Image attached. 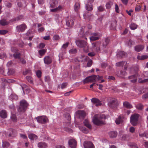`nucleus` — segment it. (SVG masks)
<instances>
[{"label": "nucleus", "instance_id": "1", "mask_svg": "<svg viewBox=\"0 0 148 148\" xmlns=\"http://www.w3.org/2000/svg\"><path fill=\"white\" fill-rule=\"evenodd\" d=\"M106 118V116L104 114H95L93 118L92 122L95 125H100L104 123V121Z\"/></svg>", "mask_w": 148, "mask_h": 148}, {"label": "nucleus", "instance_id": "2", "mask_svg": "<svg viewBox=\"0 0 148 148\" xmlns=\"http://www.w3.org/2000/svg\"><path fill=\"white\" fill-rule=\"evenodd\" d=\"M75 42L79 47L84 48L83 50L84 52H88L89 46L88 45V43L86 41L82 40H76Z\"/></svg>", "mask_w": 148, "mask_h": 148}, {"label": "nucleus", "instance_id": "3", "mask_svg": "<svg viewBox=\"0 0 148 148\" xmlns=\"http://www.w3.org/2000/svg\"><path fill=\"white\" fill-rule=\"evenodd\" d=\"M103 43L101 44L99 42H94L92 43V48L93 49L95 48L96 51L97 52H99L101 50H103L106 48H102L103 47Z\"/></svg>", "mask_w": 148, "mask_h": 148}, {"label": "nucleus", "instance_id": "4", "mask_svg": "<svg viewBox=\"0 0 148 148\" xmlns=\"http://www.w3.org/2000/svg\"><path fill=\"white\" fill-rule=\"evenodd\" d=\"M139 115L138 114H134L132 115L130 118V121L131 124L134 126L136 125L138 121Z\"/></svg>", "mask_w": 148, "mask_h": 148}, {"label": "nucleus", "instance_id": "5", "mask_svg": "<svg viewBox=\"0 0 148 148\" xmlns=\"http://www.w3.org/2000/svg\"><path fill=\"white\" fill-rule=\"evenodd\" d=\"M28 105V104L25 101L23 100L21 101L18 109V111L26 110Z\"/></svg>", "mask_w": 148, "mask_h": 148}, {"label": "nucleus", "instance_id": "6", "mask_svg": "<svg viewBox=\"0 0 148 148\" xmlns=\"http://www.w3.org/2000/svg\"><path fill=\"white\" fill-rule=\"evenodd\" d=\"M118 104L117 100L114 99L111 100L108 103V106L110 108L113 109L116 108Z\"/></svg>", "mask_w": 148, "mask_h": 148}, {"label": "nucleus", "instance_id": "7", "mask_svg": "<svg viewBox=\"0 0 148 148\" xmlns=\"http://www.w3.org/2000/svg\"><path fill=\"white\" fill-rule=\"evenodd\" d=\"M91 101L93 104H94L97 107L102 106V102L98 99L96 98H93L91 99Z\"/></svg>", "mask_w": 148, "mask_h": 148}, {"label": "nucleus", "instance_id": "8", "mask_svg": "<svg viewBox=\"0 0 148 148\" xmlns=\"http://www.w3.org/2000/svg\"><path fill=\"white\" fill-rule=\"evenodd\" d=\"M38 122L44 124L47 122V118L45 116H40L36 118Z\"/></svg>", "mask_w": 148, "mask_h": 148}, {"label": "nucleus", "instance_id": "9", "mask_svg": "<svg viewBox=\"0 0 148 148\" xmlns=\"http://www.w3.org/2000/svg\"><path fill=\"white\" fill-rule=\"evenodd\" d=\"M116 56L117 58H122L127 57V53L123 51H119L116 54Z\"/></svg>", "mask_w": 148, "mask_h": 148}, {"label": "nucleus", "instance_id": "10", "mask_svg": "<svg viewBox=\"0 0 148 148\" xmlns=\"http://www.w3.org/2000/svg\"><path fill=\"white\" fill-rule=\"evenodd\" d=\"M84 146L85 148H95L93 143L90 141H85L84 142Z\"/></svg>", "mask_w": 148, "mask_h": 148}, {"label": "nucleus", "instance_id": "11", "mask_svg": "<svg viewBox=\"0 0 148 148\" xmlns=\"http://www.w3.org/2000/svg\"><path fill=\"white\" fill-rule=\"evenodd\" d=\"M27 27L25 24H23L21 25L17 26L16 27V29L18 32H23L26 29Z\"/></svg>", "mask_w": 148, "mask_h": 148}, {"label": "nucleus", "instance_id": "12", "mask_svg": "<svg viewBox=\"0 0 148 148\" xmlns=\"http://www.w3.org/2000/svg\"><path fill=\"white\" fill-rule=\"evenodd\" d=\"M69 146L72 148H75L77 145L76 141L74 139H71L69 141Z\"/></svg>", "mask_w": 148, "mask_h": 148}, {"label": "nucleus", "instance_id": "13", "mask_svg": "<svg viewBox=\"0 0 148 148\" xmlns=\"http://www.w3.org/2000/svg\"><path fill=\"white\" fill-rule=\"evenodd\" d=\"M44 62L45 64H49L52 62V58L49 56H46L44 58Z\"/></svg>", "mask_w": 148, "mask_h": 148}, {"label": "nucleus", "instance_id": "14", "mask_svg": "<svg viewBox=\"0 0 148 148\" xmlns=\"http://www.w3.org/2000/svg\"><path fill=\"white\" fill-rule=\"evenodd\" d=\"M109 135L111 138H115L117 136V133L115 131H111L109 132Z\"/></svg>", "mask_w": 148, "mask_h": 148}, {"label": "nucleus", "instance_id": "15", "mask_svg": "<svg viewBox=\"0 0 148 148\" xmlns=\"http://www.w3.org/2000/svg\"><path fill=\"white\" fill-rule=\"evenodd\" d=\"M52 3L50 4V7L55 8L58 6L59 0H51Z\"/></svg>", "mask_w": 148, "mask_h": 148}, {"label": "nucleus", "instance_id": "16", "mask_svg": "<svg viewBox=\"0 0 148 148\" xmlns=\"http://www.w3.org/2000/svg\"><path fill=\"white\" fill-rule=\"evenodd\" d=\"M116 21L115 20H114L111 21L110 25V28L112 29H115L116 27Z\"/></svg>", "mask_w": 148, "mask_h": 148}, {"label": "nucleus", "instance_id": "17", "mask_svg": "<svg viewBox=\"0 0 148 148\" xmlns=\"http://www.w3.org/2000/svg\"><path fill=\"white\" fill-rule=\"evenodd\" d=\"M10 22L7 21L6 19L3 18L0 20V24L2 26H5L9 24Z\"/></svg>", "mask_w": 148, "mask_h": 148}, {"label": "nucleus", "instance_id": "18", "mask_svg": "<svg viewBox=\"0 0 148 148\" xmlns=\"http://www.w3.org/2000/svg\"><path fill=\"white\" fill-rule=\"evenodd\" d=\"M123 104L124 107L128 109H130L133 107L132 106L129 102L127 101L124 102Z\"/></svg>", "mask_w": 148, "mask_h": 148}, {"label": "nucleus", "instance_id": "19", "mask_svg": "<svg viewBox=\"0 0 148 148\" xmlns=\"http://www.w3.org/2000/svg\"><path fill=\"white\" fill-rule=\"evenodd\" d=\"M144 48V46L141 45H137L135 47V50L137 52H139L142 51Z\"/></svg>", "mask_w": 148, "mask_h": 148}, {"label": "nucleus", "instance_id": "20", "mask_svg": "<svg viewBox=\"0 0 148 148\" xmlns=\"http://www.w3.org/2000/svg\"><path fill=\"white\" fill-rule=\"evenodd\" d=\"M110 40V39L109 38H106L105 39V40L103 42V47H102V48H106V46L109 44Z\"/></svg>", "mask_w": 148, "mask_h": 148}, {"label": "nucleus", "instance_id": "21", "mask_svg": "<svg viewBox=\"0 0 148 148\" xmlns=\"http://www.w3.org/2000/svg\"><path fill=\"white\" fill-rule=\"evenodd\" d=\"M21 86L24 92L25 90L27 93H28L30 92V89L25 84H23V85Z\"/></svg>", "mask_w": 148, "mask_h": 148}, {"label": "nucleus", "instance_id": "22", "mask_svg": "<svg viewBox=\"0 0 148 148\" xmlns=\"http://www.w3.org/2000/svg\"><path fill=\"white\" fill-rule=\"evenodd\" d=\"M123 116L120 115L115 120V122L117 124H119L123 122Z\"/></svg>", "mask_w": 148, "mask_h": 148}, {"label": "nucleus", "instance_id": "23", "mask_svg": "<svg viewBox=\"0 0 148 148\" xmlns=\"http://www.w3.org/2000/svg\"><path fill=\"white\" fill-rule=\"evenodd\" d=\"M62 7L60 5H59L58 7L53 9H51L50 11L52 12H56L60 11L62 9Z\"/></svg>", "mask_w": 148, "mask_h": 148}, {"label": "nucleus", "instance_id": "24", "mask_svg": "<svg viewBox=\"0 0 148 148\" xmlns=\"http://www.w3.org/2000/svg\"><path fill=\"white\" fill-rule=\"evenodd\" d=\"M38 146L39 148H45L47 147V145L44 142H40L38 143Z\"/></svg>", "mask_w": 148, "mask_h": 148}, {"label": "nucleus", "instance_id": "25", "mask_svg": "<svg viewBox=\"0 0 148 148\" xmlns=\"http://www.w3.org/2000/svg\"><path fill=\"white\" fill-rule=\"evenodd\" d=\"M74 22L73 19L68 20L66 21V25L69 27H72L73 25Z\"/></svg>", "mask_w": 148, "mask_h": 148}, {"label": "nucleus", "instance_id": "26", "mask_svg": "<svg viewBox=\"0 0 148 148\" xmlns=\"http://www.w3.org/2000/svg\"><path fill=\"white\" fill-rule=\"evenodd\" d=\"M23 18V16L22 15L19 16L16 18H15L13 19L10 20V21L11 22H13L15 21H18L19 20H21Z\"/></svg>", "mask_w": 148, "mask_h": 148}, {"label": "nucleus", "instance_id": "27", "mask_svg": "<svg viewBox=\"0 0 148 148\" xmlns=\"http://www.w3.org/2000/svg\"><path fill=\"white\" fill-rule=\"evenodd\" d=\"M29 138L32 140H36L37 139L38 137L35 134H31L29 135Z\"/></svg>", "mask_w": 148, "mask_h": 148}, {"label": "nucleus", "instance_id": "28", "mask_svg": "<svg viewBox=\"0 0 148 148\" xmlns=\"http://www.w3.org/2000/svg\"><path fill=\"white\" fill-rule=\"evenodd\" d=\"M86 8L88 11H91L93 9V6L92 5H89L88 3L86 5Z\"/></svg>", "mask_w": 148, "mask_h": 148}, {"label": "nucleus", "instance_id": "29", "mask_svg": "<svg viewBox=\"0 0 148 148\" xmlns=\"http://www.w3.org/2000/svg\"><path fill=\"white\" fill-rule=\"evenodd\" d=\"M85 125L89 129L91 128V126L89 123L88 121L87 120H85L84 122Z\"/></svg>", "mask_w": 148, "mask_h": 148}, {"label": "nucleus", "instance_id": "30", "mask_svg": "<svg viewBox=\"0 0 148 148\" xmlns=\"http://www.w3.org/2000/svg\"><path fill=\"white\" fill-rule=\"evenodd\" d=\"M135 107L138 110H142L144 106L141 103H139L135 106Z\"/></svg>", "mask_w": 148, "mask_h": 148}, {"label": "nucleus", "instance_id": "31", "mask_svg": "<svg viewBox=\"0 0 148 148\" xmlns=\"http://www.w3.org/2000/svg\"><path fill=\"white\" fill-rule=\"evenodd\" d=\"M6 72L8 75H10L14 74L15 73V71L13 69H9Z\"/></svg>", "mask_w": 148, "mask_h": 148}, {"label": "nucleus", "instance_id": "32", "mask_svg": "<svg viewBox=\"0 0 148 148\" xmlns=\"http://www.w3.org/2000/svg\"><path fill=\"white\" fill-rule=\"evenodd\" d=\"M89 77H90V79L91 82H94L96 81V79L97 77V76L96 75H92L89 76Z\"/></svg>", "mask_w": 148, "mask_h": 148}, {"label": "nucleus", "instance_id": "33", "mask_svg": "<svg viewBox=\"0 0 148 148\" xmlns=\"http://www.w3.org/2000/svg\"><path fill=\"white\" fill-rule=\"evenodd\" d=\"M0 116L3 118H5L7 117L6 112H0Z\"/></svg>", "mask_w": 148, "mask_h": 148}, {"label": "nucleus", "instance_id": "34", "mask_svg": "<svg viewBox=\"0 0 148 148\" xmlns=\"http://www.w3.org/2000/svg\"><path fill=\"white\" fill-rule=\"evenodd\" d=\"M11 118L12 120L14 122H16L17 120V118L16 115L13 114L12 112H11Z\"/></svg>", "mask_w": 148, "mask_h": 148}, {"label": "nucleus", "instance_id": "35", "mask_svg": "<svg viewBox=\"0 0 148 148\" xmlns=\"http://www.w3.org/2000/svg\"><path fill=\"white\" fill-rule=\"evenodd\" d=\"M80 7V3H76L74 6V10L76 11H78Z\"/></svg>", "mask_w": 148, "mask_h": 148}, {"label": "nucleus", "instance_id": "36", "mask_svg": "<svg viewBox=\"0 0 148 148\" xmlns=\"http://www.w3.org/2000/svg\"><path fill=\"white\" fill-rule=\"evenodd\" d=\"M89 38L91 41H94L99 39V37L94 36H92L90 37Z\"/></svg>", "mask_w": 148, "mask_h": 148}, {"label": "nucleus", "instance_id": "37", "mask_svg": "<svg viewBox=\"0 0 148 148\" xmlns=\"http://www.w3.org/2000/svg\"><path fill=\"white\" fill-rule=\"evenodd\" d=\"M137 58L139 60H143L147 58H148V56L147 55H144L141 56H138Z\"/></svg>", "mask_w": 148, "mask_h": 148}, {"label": "nucleus", "instance_id": "38", "mask_svg": "<svg viewBox=\"0 0 148 148\" xmlns=\"http://www.w3.org/2000/svg\"><path fill=\"white\" fill-rule=\"evenodd\" d=\"M10 145L9 143L6 141L3 142L2 146L3 148H7Z\"/></svg>", "mask_w": 148, "mask_h": 148}, {"label": "nucleus", "instance_id": "39", "mask_svg": "<svg viewBox=\"0 0 148 148\" xmlns=\"http://www.w3.org/2000/svg\"><path fill=\"white\" fill-rule=\"evenodd\" d=\"M76 113L79 114L81 117H83L85 116V112H76Z\"/></svg>", "mask_w": 148, "mask_h": 148}, {"label": "nucleus", "instance_id": "40", "mask_svg": "<svg viewBox=\"0 0 148 148\" xmlns=\"http://www.w3.org/2000/svg\"><path fill=\"white\" fill-rule=\"evenodd\" d=\"M90 77H86L85 79L83 81V82L84 84H86L87 83L91 82L90 79Z\"/></svg>", "mask_w": 148, "mask_h": 148}, {"label": "nucleus", "instance_id": "41", "mask_svg": "<svg viewBox=\"0 0 148 148\" xmlns=\"http://www.w3.org/2000/svg\"><path fill=\"white\" fill-rule=\"evenodd\" d=\"M127 43L128 45L130 47H131L132 45L134 44V42L131 39L127 41Z\"/></svg>", "mask_w": 148, "mask_h": 148}, {"label": "nucleus", "instance_id": "42", "mask_svg": "<svg viewBox=\"0 0 148 148\" xmlns=\"http://www.w3.org/2000/svg\"><path fill=\"white\" fill-rule=\"evenodd\" d=\"M125 61H122L116 63V66H117L120 67L123 66L125 63Z\"/></svg>", "mask_w": 148, "mask_h": 148}, {"label": "nucleus", "instance_id": "43", "mask_svg": "<svg viewBox=\"0 0 148 148\" xmlns=\"http://www.w3.org/2000/svg\"><path fill=\"white\" fill-rule=\"evenodd\" d=\"M77 52V50L76 48L71 49L69 51V53L72 54L76 53Z\"/></svg>", "mask_w": 148, "mask_h": 148}, {"label": "nucleus", "instance_id": "44", "mask_svg": "<svg viewBox=\"0 0 148 148\" xmlns=\"http://www.w3.org/2000/svg\"><path fill=\"white\" fill-rule=\"evenodd\" d=\"M21 54L20 53H17L14 54L13 55V56L15 59L18 58L20 59V58Z\"/></svg>", "mask_w": 148, "mask_h": 148}, {"label": "nucleus", "instance_id": "45", "mask_svg": "<svg viewBox=\"0 0 148 148\" xmlns=\"http://www.w3.org/2000/svg\"><path fill=\"white\" fill-rule=\"evenodd\" d=\"M130 145L131 148H138V146L137 144L135 143H130Z\"/></svg>", "mask_w": 148, "mask_h": 148}, {"label": "nucleus", "instance_id": "46", "mask_svg": "<svg viewBox=\"0 0 148 148\" xmlns=\"http://www.w3.org/2000/svg\"><path fill=\"white\" fill-rule=\"evenodd\" d=\"M112 3L111 2H109L107 3L106 5V8L108 9H110L111 8Z\"/></svg>", "mask_w": 148, "mask_h": 148}, {"label": "nucleus", "instance_id": "47", "mask_svg": "<svg viewBox=\"0 0 148 148\" xmlns=\"http://www.w3.org/2000/svg\"><path fill=\"white\" fill-rule=\"evenodd\" d=\"M46 51V50L44 49H42L39 51V53L40 55H44Z\"/></svg>", "mask_w": 148, "mask_h": 148}, {"label": "nucleus", "instance_id": "48", "mask_svg": "<svg viewBox=\"0 0 148 148\" xmlns=\"http://www.w3.org/2000/svg\"><path fill=\"white\" fill-rule=\"evenodd\" d=\"M130 28L132 29H134L136 28L137 26L136 25L134 24V23L130 25Z\"/></svg>", "mask_w": 148, "mask_h": 148}, {"label": "nucleus", "instance_id": "49", "mask_svg": "<svg viewBox=\"0 0 148 148\" xmlns=\"http://www.w3.org/2000/svg\"><path fill=\"white\" fill-rule=\"evenodd\" d=\"M92 60H90L88 62L87 66L88 67H90L92 65Z\"/></svg>", "mask_w": 148, "mask_h": 148}, {"label": "nucleus", "instance_id": "50", "mask_svg": "<svg viewBox=\"0 0 148 148\" xmlns=\"http://www.w3.org/2000/svg\"><path fill=\"white\" fill-rule=\"evenodd\" d=\"M8 31L4 30H0V34L1 35H4L8 32Z\"/></svg>", "mask_w": 148, "mask_h": 148}, {"label": "nucleus", "instance_id": "51", "mask_svg": "<svg viewBox=\"0 0 148 148\" xmlns=\"http://www.w3.org/2000/svg\"><path fill=\"white\" fill-rule=\"evenodd\" d=\"M69 44V42H67L66 43L64 44L62 46V48L65 49L68 47Z\"/></svg>", "mask_w": 148, "mask_h": 148}, {"label": "nucleus", "instance_id": "52", "mask_svg": "<svg viewBox=\"0 0 148 148\" xmlns=\"http://www.w3.org/2000/svg\"><path fill=\"white\" fill-rule=\"evenodd\" d=\"M36 74L37 76L38 77L40 78L41 77V71L40 70L38 71L36 73Z\"/></svg>", "mask_w": 148, "mask_h": 148}, {"label": "nucleus", "instance_id": "53", "mask_svg": "<svg viewBox=\"0 0 148 148\" xmlns=\"http://www.w3.org/2000/svg\"><path fill=\"white\" fill-rule=\"evenodd\" d=\"M141 8V6L140 5H137L135 8L136 11H138L140 10Z\"/></svg>", "mask_w": 148, "mask_h": 148}, {"label": "nucleus", "instance_id": "54", "mask_svg": "<svg viewBox=\"0 0 148 148\" xmlns=\"http://www.w3.org/2000/svg\"><path fill=\"white\" fill-rule=\"evenodd\" d=\"M26 78L29 82L32 83L33 81L32 80V78L31 77L27 76L26 77Z\"/></svg>", "mask_w": 148, "mask_h": 148}, {"label": "nucleus", "instance_id": "55", "mask_svg": "<svg viewBox=\"0 0 148 148\" xmlns=\"http://www.w3.org/2000/svg\"><path fill=\"white\" fill-rule=\"evenodd\" d=\"M5 5L8 8H10L12 6V4L9 2H6L5 3Z\"/></svg>", "mask_w": 148, "mask_h": 148}, {"label": "nucleus", "instance_id": "56", "mask_svg": "<svg viewBox=\"0 0 148 148\" xmlns=\"http://www.w3.org/2000/svg\"><path fill=\"white\" fill-rule=\"evenodd\" d=\"M84 104H79L77 106V108L78 109H82L84 108Z\"/></svg>", "mask_w": 148, "mask_h": 148}, {"label": "nucleus", "instance_id": "57", "mask_svg": "<svg viewBox=\"0 0 148 148\" xmlns=\"http://www.w3.org/2000/svg\"><path fill=\"white\" fill-rule=\"evenodd\" d=\"M67 85V83H64L62 84L61 86V88L62 89L64 88Z\"/></svg>", "mask_w": 148, "mask_h": 148}, {"label": "nucleus", "instance_id": "58", "mask_svg": "<svg viewBox=\"0 0 148 148\" xmlns=\"http://www.w3.org/2000/svg\"><path fill=\"white\" fill-rule=\"evenodd\" d=\"M82 130L83 132L86 134L88 132V131L85 127H82Z\"/></svg>", "mask_w": 148, "mask_h": 148}, {"label": "nucleus", "instance_id": "59", "mask_svg": "<svg viewBox=\"0 0 148 148\" xmlns=\"http://www.w3.org/2000/svg\"><path fill=\"white\" fill-rule=\"evenodd\" d=\"M98 9L99 11L102 12L104 10V8L103 7L101 6L98 8Z\"/></svg>", "mask_w": 148, "mask_h": 148}, {"label": "nucleus", "instance_id": "60", "mask_svg": "<svg viewBox=\"0 0 148 148\" xmlns=\"http://www.w3.org/2000/svg\"><path fill=\"white\" fill-rule=\"evenodd\" d=\"M135 128L133 127H131L130 128V132L131 133H134L135 131Z\"/></svg>", "mask_w": 148, "mask_h": 148}, {"label": "nucleus", "instance_id": "61", "mask_svg": "<svg viewBox=\"0 0 148 148\" xmlns=\"http://www.w3.org/2000/svg\"><path fill=\"white\" fill-rule=\"evenodd\" d=\"M107 66V64L106 63H102L101 64V66L103 68H105Z\"/></svg>", "mask_w": 148, "mask_h": 148}, {"label": "nucleus", "instance_id": "62", "mask_svg": "<svg viewBox=\"0 0 148 148\" xmlns=\"http://www.w3.org/2000/svg\"><path fill=\"white\" fill-rule=\"evenodd\" d=\"M53 38L55 40H58L60 39V37L58 35H56L54 36Z\"/></svg>", "mask_w": 148, "mask_h": 148}, {"label": "nucleus", "instance_id": "63", "mask_svg": "<svg viewBox=\"0 0 148 148\" xmlns=\"http://www.w3.org/2000/svg\"><path fill=\"white\" fill-rule=\"evenodd\" d=\"M88 55L91 57H92L95 56V53L93 52L89 53L88 54Z\"/></svg>", "mask_w": 148, "mask_h": 148}, {"label": "nucleus", "instance_id": "64", "mask_svg": "<svg viewBox=\"0 0 148 148\" xmlns=\"http://www.w3.org/2000/svg\"><path fill=\"white\" fill-rule=\"evenodd\" d=\"M142 98L143 99H146L148 98V93L146 94L143 95L142 96Z\"/></svg>", "mask_w": 148, "mask_h": 148}]
</instances>
